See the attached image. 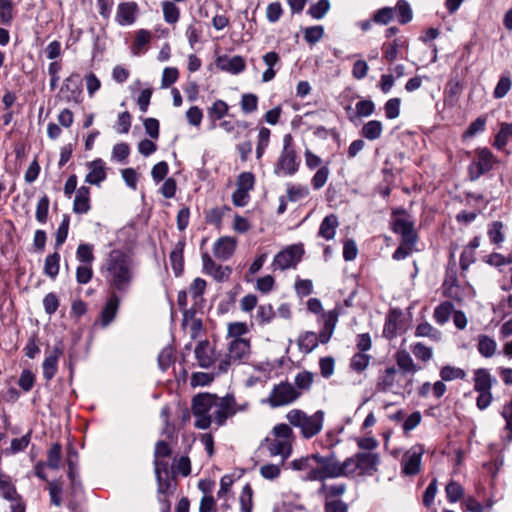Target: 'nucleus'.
I'll list each match as a JSON object with an SVG mask.
<instances>
[{
	"label": "nucleus",
	"instance_id": "7ed1b4c3",
	"mask_svg": "<svg viewBox=\"0 0 512 512\" xmlns=\"http://www.w3.org/2000/svg\"><path fill=\"white\" fill-rule=\"evenodd\" d=\"M356 454L352 457L339 462L336 456L332 453L325 456L323 460V468L312 472L311 478L314 479H328L337 478L340 476H349L359 471Z\"/></svg>",
	"mask_w": 512,
	"mask_h": 512
},
{
	"label": "nucleus",
	"instance_id": "49530a36",
	"mask_svg": "<svg viewBox=\"0 0 512 512\" xmlns=\"http://www.w3.org/2000/svg\"><path fill=\"white\" fill-rule=\"evenodd\" d=\"M339 315L340 312L337 307L328 312H322L321 319L323 321V328L329 330V332H334Z\"/></svg>",
	"mask_w": 512,
	"mask_h": 512
},
{
	"label": "nucleus",
	"instance_id": "680f3d73",
	"mask_svg": "<svg viewBox=\"0 0 512 512\" xmlns=\"http://www.w3.org/2000/svg\"><path fill=\"white\" fill-rule=\"evenodd\" d=\"M394 18V11L390 7L377 10L373 15V21L377 24L386 25Z\"/></svg>",
	"mask_w": 512,
	"mask_h": 512
},
{
	"label": "nucleus",
	"instance_id": "f8f14e48",
	"mask_svg": "<svg viewBox=\"0 0 512 512\" xmlns=\"http://www.w3.org/2000/svg\"><path fill=\"white\" fill-rule=\"evenodd\" d=\"M423 455V448L421 446H414L403 455L401 465L402 472L405 475H416L421 470V458Z\"/></svg>",
	"mask_w": 512,
	"mask_h": 512
},
{
	"label": "nucleus",
	"instance_id": "b1692460",
	"mask_svg": "<svg viewBox=\"0 0 512 512\" xmlns=\"http://www.w3.org/2000/svg\"><path fill=\"white\" fill-rule=\"evenodd\" d=\"M62 355V351L55 347L49 355H47L43 361V377L49 381L57 372L58 359Z\"/></svg>",
	"mask_w": 512,
	"mask_h": 512
},
{
	"label": "nucleus",
	"instance_id": "c9c22d12",
	"mask_svg": "<svg viewBox=\"0 0 512 512\" xmlns=\"http://www.w3.org/2000/svg\"><path fill=\"white\" fill-rule=\"evenodd\" d=\"M60 254L58 252H54L53 254L48 255L45 258L44 263V273L54 279L58 273L60 268Z\"/></svg>",
	"mask_w": 512,
	"mask_h": 512
},
{
	"label": "nucleus",
	"instance_id": "c756f323",
	"mask_svg": "<svg viewBox=\"0 0 512 512\" xmlns=\"http://www.w3.org/2000/svg\"><path fill=\"white\" fill-rule=\"evenodd\" d=\"M477 349L481 356L491 358L497 350V343L490 336L481 334L477 338Z\"/></svg>",
	"mask_w": 512,
	"mask_h": 512
},
{
	"label": "nucleus",
	"instance_id": "aec40b11",
	"mask_svg": "<svg viewBox=\"0 0 512 512\" xmlns=\"http://www.w3.org/2000/svg\"><path fill=\"white\" fill-rule=\"evenodd\" d=\"M236 242L233 238L222 237L216 241L213 247L214 255L222 260L229 259L235 251Z\"/></svg>",
	"mask_w": 512,
	"mask_h": 512
},
{
	"label": "nucleus",
	"instance_id": "1a4fd4ad",
	"mask_svg": "<svg viewBox=\"0 0 512 512\" xmlns=\"http://www.w3.org/2000/svg\"><path fill=\"white\" fill-rule=\"evenodd\" d=\"M0 494L11 503V512H25V506L14 484L11 482L10 477L3 473H0Z\"/></svg>",
	"mask_w": 512,
	"mask_h": 512
},
{
	"label": "nucleus",
	"instance_id": "e433bc0d",
	"mask_svg": "<svg viewBox=\"0 0 512 512\" xmlns=\"http://www.w3.org/2000/svg\"><path fill=\"white\" fill-rule=\"evenodd\" d=\"M62 458V446L59 443H54L51 445L50 449L47 453V462L46 465L50 469L58 470L60 467V462Z\"/></svg>",
	"mask_w": 512,
	"mask_h": 512
},
{
	"label": "nucleus",
	"instance_id": "72a5a7b5",
	"mask_svg": "<svg viewBox=\"0 0 512 512\" xmlns=\"http://www.w3.org/2000/svg\"><path fill=\"white\" fill-rule=\"evenodd\" d=\"M152 34L146 29H140L136 33L135 41L132 45V53L139 55L143 52L146 45L151 41Z\"/></svg>",
	"mask_w": 512,
	"mask_h": 512
},
{
	"label": "nucleus",
	"instance_id": "a18cd8bd",
	"mask_svg": "<svg viewBox=\"0 0 512 512\" xmlns=\"http://www.w3.org/2000/svg\"><path fill=\"white\" fill-rule=\"evenodd\" d=\"M270 130L266 127H261L259 129V133H258V141H257V147H256V157L257 159H260L266 148L268 147L269 145V141H270Z\"/></svg>",
	"mask_w": 512,
	"mask_h": 512
},
{
	"label": "nucleus",
	"instance_id": "9d476101",
	"mask_svg": "<svg viewBox=\"0 0 512 512\" xmlns=\"http://www.w3.org/2000/svg\"><path fill=\"white\" fill-rule=\"evenodd\" d=\"M494 156L487 148L477 151V159L469 166V174L471 180L478 179L481 175L489 172L493 168Z\"/></svg>",
	"mask_w": 512,
	"mask_h": 512
},
{
	"label": "nucleus",
	"instance_id": "4be33fe9",
	"mask_svg": "<svg viewBox=\"0 0 512 512\" xmlns=\"http://www.w3.org/2000/svg\"><path fill=\"white\" fill-rule=\"evenodd\" d=\"M229 358L233 360H242L250 354V342L247 339H233L229 344Z\"/></svg>",
	"mask_w": 512,
	"mask_h": 512
},
{
	"label": "nucleus",
	"instance_id": "5fc2aeb1",
	"mask_svg": "<svg viewBox=\"0 0 512 512\" xmlns=\"http://www.w3.org/2000/svg\"><path fill=\"white\" fill-rule=\"evenodd\" d=\"M411 351L417 359L423 362L429 361L433 356L432 348L425 346L421 342H417L412 345Z\"/></svg>",
	"mask_w": 512,
	"mask_h": 512
},
{
	"label": "nucleus",
	"instance_id": "39448f33",
	"mask_svg": "<svg viewBox=\"0 0 512 512\" xmlns=\"http://www.w3.org/2000/svg\"><path fill=\"white\" fill-rule=\"evenodd\" d=\"M393 231L402 237V245L393 253L394 260H403L411 252V247L417 241L413 223L408 218H395L392 223Z\"/></svg>",
	"mask_w": 512,
	"mask_h": 512
},
{
	"label": "nucleus",
	"instance_id": "a19ab883",
	"mask_svg": "<svg viewBox=\"0 0 512 512\" xmlns=\"http://www.w3.org/2000/svg\"><path fill=\"white\" fill-rule=\"evenodd\" d=\"M396 361L398 366L404 371V372H412L415 373L418 368L415 365L412 357L410 354L406 351H400L396 355Z\"/></svg>",
	"mask_w": 512,
	"mask_h": 512
},
{
	"label": "nucleus",
	"instance_id": "864d4df0",
	"mask_svg": "<svg viewBox=\"0 0 512 512\" xmlns=\"http://www.w3.org/2000/svg\"><path fill=\"white\" fill-rule=\"evenodd\" d=\"M49 204L50 201L47 195L42 196L37 203L35 218L41 224L47 221Z\"/></svg>",
	"mask_w": 512,
	"mask_h": 512
},
{
	"label": "nucleus",
	"instance_id": "4c0bfd02",
	"mask_svg": "<svg viewBox=\"0 0 512 512\" xmlns=\"http://www.w3.org/2000/svg\"><path fill=\"white\" fill-rule=\"evenodd\" d=\"M76 258L85 265H92L95 257L93 254V245L81 243L77 247Z\"/></svg>",
	"mask_w": 512,
	"mask_h": 512
},
{
	"label": "nucleus",
	"instance_id": "412c9836",
	"mask_svg": "<svg viewBox=\"0 0 512 512\" xmlns=\"http://www.w3.org/2000/svg\"><path fill=\"white\" fill-rule=\"evenodd\" d=\"M90 208V188L87 186H81L76 191L73 202V211L76 214H86Z\"/></svg>",
	"mask_w": 512,
	"mask_h": 512
},
{
	"label": "nucleus",
	"instance_id": "f257e3e1",
	"mask_svg": "<svg viewBox=\"0 0 512 512\" xmlns=\"http://www.w3.org/2000/svg\"><path fill=\"white\" fill-rule=\"evenodd\" d=\"M248 404L238 406L233 395L219 397L210 393H199L192 399L191 411L195 417L194 426L206 430L212 423L224 426L227 419L238 411H244Z\"/></svg>",
	"mask_w": 512,
	"mask_h": 512
},
{
	"label": "nucleus",
	"instance_id": "c03bdc74",
	"mask_svg": "<svg viewBox=\"0 0 512 512\" xmlns=\"http://www.w3.org/2000/svg\"><path fill=\"white\" fill-rule=\"evenodd\" d=\"M446 496L449 502L455 503L464 495V489L461 484L456 481H450L445 487Z\"/></svg>",
	"mask_w": 512,
	"mask_h": 512
},
{
	"label": "nucleus",
	"instance_id": "2eb2a0df",
	"mask_svg": "<svg viewBox=\"0 0 512 512\" xmlns=\"http://www.w3.org/2000/svg\"><path fill=\"white\" fill-rule=\"evenodd\" d=\"M265 445L270 455L281 456L282 463L291 455L292 452V442L290 440L266 438Z\"/></svg>",
	"mask_w": 512,
	"mask_h": 512
},
{
	"label": "nucleus",
	"instance_id": "423d86ee",
	"mask_svg": "<svg viewBox=\"0 0 512 512\" xmlns=\"http://www.w3.org/2000/svg\"><path fill=\"white\" fill-rule=\"evenodd\" d=\"M291 143V135H285L283 139V149L274 168V173L277 176H292L298 171L299 162L297 161L296 151Z\"/></svg>",
	"mask_w": 512,
	"mask_h": 512
},
{
	"label": "nucleus",
	"instance_id": "473e14b6",
	"mask_svg": "<svg viewBox=\"0 0 512 512\" xmlns=\"http://www.w3.org/2000/svg\"><path fill=\"white\" fill-rule=\"evenodd\" d=\"M382 132V123L378 120H370L363 125L360 133L364 138L373 141L379 139L382 135Z\"/></svg>",
	"mask_w": 512,
	"mask_h": 512
},
{
	"label": "nucleus",
	"instance_id": "a211bd4d",
	"mask_svg": "<svg viewBox=\"0 0 512 512\" xmlns=\"http://www.w3.org/2000/svg\"><path fill=\"white\" fill-rule=\"evenodd\" d=\"M120 304V298L117 293L111 292L105 306L103 307L100 318L103 327L108 326L115 318Z\"/></svg>",
	"mask_w": 512,
	"mask_h": 512
},
{
	"label": "nucleus",
	"instance_id": "c85d7f7f",
	"mask_svg": "<svg viewBox=\"0 0 512 512\" xmlns=\"http://www.w3.org/2000/svg\"><path fill=\"white\" fill-rule=\"evenodd\" d=\"M263 62L267 66V69L262 74V81L270 82L276 76L277 70L274 69V67L279 64L280 57L276 52L270 51L263 55Z\"/></svg>",
	"mask_w": 512,
	"mask_h": 512
},
{
	"label": "nucleus",
	"instance_id": "79ce46f5",
	"mask_svg": "<svg viewBox=\"0 0 512 512\" xmlns=\"http://www.w3.org/2000/svg\"><path fill=\"white\" fill-rule=\"evenodd\" d=\"M371 356L365 352H358L353 355L350 361V368L356 372L364 371L370 362Z\"/></svg>",
	"mask_w": 512,
	"mask_h": 512
},
{
	"label": "nucleus",
	"instance_id": "8fccbe9b",
	"mask_svg": "<svg viewBox=\"0 0 512 512\" xmlns=\"http://www.w3.org/2000/svg\"><path fill=\"white\" fill-rule=\"evenodd\" d=\"M404 45L401 39H394L393 42L383 45L384 58L388 62H393L398 56V49Z\"/></svg>",
	"mask_w": 512,
	"mask_h": 512
},
{
	"label": "nucleus",
	"instance_id": "37998d69",
	"mask_svg": "<svg viewBox=\"0 0 512 512\" xmlns=\"http://www.w3.org/2000/svg\"><path fill=\"white\" fill-rule=\"evenodd\" d=\"M164 20L169 24H175L180 17L179 8L170 1L163 2L162 4Z\"/></svg>",
	"mask_w": 512,
	"mask_h": 512
},
{
	"label": "nucleus",
	"instance_id": "4d7b16f0",
	"mask_svg": "<svg viewBox=\"0 0 512 512\" xmlns=\"http://www.w3.org/2000/svg\"><path fill=\"white\" fill-rule=\"evenodd\" d=\"M485 126L486 118L483 116L478 117L468 126V128L463 134V138L467 139L474 137L477 133L483 132L485 130Z\"/></svg>",
	"mask_w": 512,
	"mask_h": 512
},
{
	"label": "nucleus",
	"instance_id": "9b49d317",
	"mask_svg": "<svg viewBox=\"0 0 512 512\" xmlns=\"http://www.w3.org/2000/svg\"><path fill=\"white\" fill-rule=\"evenodd\" d=\"M323 460L325 456L319 454H312L310 456L295 459L291 462V466L294 470H309L308 474L304 477L306 481H324L325 479H314L311 478L312 472L321 470L323 468Z\"/></svg>",
	"mask_w": 512,
	"mask_h": 512
},
{
	"label": "nucleus",
	"instance_id": "69168bd1",
	"mask_svg": "<svg viewBox=\"0 0 512 512\" xmlns=\"http://www.w3.org/2000/svg\"><path fill=\"white\" fill-rule=\"evenodd\" d=\"M400 99L391 98L385 104V115L388 119H395L400 114Z\"/></svg>",
	"mask_w": 512,
	"mask_h": 512
},
{
	"label": "nucleus",
	"instance_id": "5701e85b",
	"mask_svg": "<svg viewBox=\"0 0 512 512\" xmlns=\"http://www.w3.org/2000/svg\"><path fill=\"white\" fill-rule=\"evenodd\" d=\"M90 171L85 181L89 184L99 185L106 178L105 163L102 159H96L89 163Z\"/></svg>",
	"mask_w": 512,
	"mask_h": 512
},
{
	"label": "nucleus",
	"instance_id": "bb28decb",
	"mask_svg": "<svg viewBox=\"0 0 512 512\" xmlns=\"http://www.w3.org/2000/svg\"><path fill=\"white\" fill-rule=\"evenodd\" d=\"M184 247H185V241L184 240L178 241L175 244V246H174V248L171 251L170 256H169L172 269H173L174 274L176 276L181 275V273L183 272V268H184V257H183Z\"/></svg>",
	"mask_w": 512,
	"mask_h": 512
},
{
	"label": "nucleus",
	"instance_id": "0e129e2a",
	"mask_svg": "<svg viewBox=\"0 0 512 512\" xmlns=\"http://www.w3.org/2000/svg\"><path fill=\"white\" fill-rule=\"evenodd\" d=\"M274 317V310L272 305H260L257 309L256 319L259 323L264 324L270 322Z\"/></svg>",
	"mask_w": 512,
	"mask_h": 512
},
{
	"label": "nucleus",
	"instance_id": "e2e57ef3",
	"mask_svg": "<svg viewBox=\"0 0 512 512\" xmlns=\"http://www.w3.org/2000/svg\"><path fill=\"white\" fill-rule=\"evenodd\" d=\"M329 173L330 171L327 166L319 168L317 172L314 174L311 181L313 188L316 190L322 188L327 182Z\"/></svg>",
	"mask_w": 512,
	"mask_h": 512
},
{
	"label": "nucleus",
	"instance_id": "a878e982",
	"mask_svg": "<svg viewBox=\"0 0 512 512\" xmlns=\"http://www.w3.org/2000/svg\"><path fill=\"white\" fill-rule=\"evenodd\" d=\"M219 67L226 72L231 74H239L244 71L246 64L241 56H233L231 58L224 57L218 60Z\"/></svg>",
	"mask_w": 512,
	"mask_h": 512
},
{
	"label": "nucleus",
	"instance_id": "cd10ccee",
	"mask_svg": "<svg viewBox=\"0 0 512 512\" xmlns=\"http://www.w3.org/2000/svg\"><path fill=\"white\" fill-rule=\"evenodd\" d=\"M397 373L398 372L395 367L386 368L377 379V390L380 392L390 391L396 382Z\"/></svg>",
	"mask_w": 512,
	"mask_h": 512
},
{
	"label": "nucleus",
	"instance_id": "f704fd0d",
	"mask_svg": "<svg viewBox=\"0 0 512 512\" xmlns=\"http://www.w3.org/2000/svg\"><path fill=\"white\" fill-rule=\"evenodd\" d=\"M454 306L451 302L445 301L434 310V319L439 325H444L450 318Z\"/></svg>",
	"mask_w": 512,
	"mask_h": 512
},
{
	"label": "nucleus",
	"instance_id": "13d9d810",
	"mask_svg": "<svg viewBox=\"0 0 512 512\" xmlns=\"http://www.w3.org/2000/svg\"><path fill=\"white\" fill-rule=\"evenodd\" d=\"M241 109L244 113L249 114L257 110L258 97L255 94L248 93L242 95L241 98Z\"/></svg>",
	"mask_w": 512,
	"mask_h": 512
},
{
	"label": "nucleus",
	"instance_id": "ddd939ff",
	"mask_svg": "<svg viewBox=\"0 0 512 512\" xmlns=\"http://www.w3.org/2000/svg\"><path fill=\"white\" fill-rule=\"evenodd\" d=\"M194 355L201 368H209L216 361L215 349L207 340L200 341L196 345Z\"/></svg>",
	"mask_w": 512,
	"mask_h": 512
},
{
	"label": "nucleus",
	"instance_id": "dca6fc26",
	"mask_svg": "<svg viewBox=\"0 0 512 512\" xmlns=\"http://www.w3.org/2000/svg\"><path fill=\"white\" fill-rule=\"evenodd\" d=\"M138 5L135 2H122L118 5L116 21L121 26L131 25L135 22Z\"/></svg>",
	"mask_w": 512,
	"mask_h": 512
},
{
	"label": "nucleus",
	"instance_id": "338daca9",
	"mask_svg": "<svg viewBox=\"0 0 512 512\" xmlns=\"http://www.w3.org/2000/svg\"><path fill=\"white\" fill-rule=\"evenodd\" d=\"M324 512H348V505L338 499H327L324 504Z\"/></svg>",
	"mask_w": 512,
	"mask_h": 512
},
{
	"label": "nucleus",
	"instance_id": "20e7f679",
	"mask_svg": "<svg viewBox=\"0 0 512 512\" xmlns=\"http://www.w3.org/2000/svg\"><path fill=\"white\" fill-rule=\"evenodd\" d=\"M286 419L290 425L300 429L304 438L309 439L322 430L324 412L318 410L314 414L308 415L300 409H292L286 414Z\"/></svg>",
	"mask_w": 512,
	"mask_h": 512
},
{
	"label": "nucleus",
	"instance_id": "4468645a",
	"mask_svg": "<svg viewBox=\"0 0 512 512\" xmlns=\"http://www.w3.org/2000/svg\"><path fill=\"white\" fill-rule=\"evenodd\" d=\"M202 264L205 273L211 275L216 281L227 280L231 275V268L217 265L208 253L202 254Z\"/></svg>",
	"mask_w": 512,
	"mask_h": 512
},
{
	"label": "nucleus",
	"instance_id": "052dcab7",
	"mask_svg": "<svg viewBox=\"0 0 512 512\" xmlns=\"http://www.w3.org/2000/svg\"><path fill=\"white\" fill-rule=\"evenodd\" d=\"M228 113V105L223 100L215 101L208 109V114L211 118L221 119Z\"/></svg>",
	"mask_w": 512,
	"mask_h": 512
},
{
	"label": "nucleus",
	"instance_id": "393cba45",
	"mask_svg": "<svg viewBox=\"0 0 512 512\" xmlns=\"http://www.w3.org/2000/svg\"><path fill=\"white\" fill-rule=\"evenodd\" d=\"M339 226L338 217L335 214L327 215L321 222L318 236L325 240H332L335 237L336 229Z\"/></svg>",
	"mask_w": 512,
	"mask_h": 512
},
{
	"label": "nucleus",
	"instance_id": "2f4dec72",
	"mask_svg": "<svg viewBox=\"0 0 512 512\" xmlns=\"http://www.w3.org/2000/svg\"><path fill=\"white\" fill-rule=\"evenodd\" d=\"M318 336L315 332L307 331L298 338V346L301 352L311 353L318 346Z\"/></svg>",
	"mask_w": 512,
	"mask_h": 512
},
{
	"label": "nucleus",
	"instance_id": "6e6d98bb",
	"mask_svg": "<svg viewBox=\"0 0 512 512\" xmlns=\"http://www.w3.org/2000/svg\"><path fill=\"white\" fill-rule=\"evenodd\" d=\"M303 34H304V39L308 43L315 44L322 39V37L324 35V28H323V26H320V25L307 27L304 30Z\"/></svg>",
	"mask_w": 512,
	"mask_h": 512
},
{
	"label": "nucleus",
	"instance_id": "603ef678",
	"mask_svg": "<svg viewBox=\"0 0 512 512\" xmlns=\"http://www.w3.org/2000/svg\"><path fill=\"white\" fill-rule=\"evenodd\" d=\"M398 21L401 24H407L412 20V10L405 0H399L396 4Z\"/></svg>",
	"mask_w": 512,
	"mask_h": 512
},
{
	"label": "nucleus",
	"instance_id": "6ab92c4d",
	"mask_svg": "<svg viewBox=\"0 0 512 512\" xmlns=\"http://www.w3.org/2000/svg\"><path fill=\"white\" fill-rule=\"evenodd\" d=\"M496 379L493 378L488 369L480 368L474 372V389L477 392H491L493 383Z\"/></svg>",
	"mask_w": 512,
	"mask_h": 512
},
{
	"label": "nucleus",
	"instance_id": "6e6552de",
	"mask_svg": "<svg viewBox=\"0 0 512 512\" xmlns=\"http://www.w3.org/2000/svg\"><path fill=\"white\" fill-rule=\"evenodd\" d=\"M303 254L304 248L302 244L290 245L275 255L273 266L281 271L295 268L301 261Z\"/></svg>",
	"mask_w": 512,
	"mask_h": 512
},
{
	"label": "nucleus",
	"instance_id": "3c124183",
	"mask_svg": "<svg viewBox=\"0 0 512 512\" xmlns=\"http://www.w3.org/2000/svg\"><path fill=\"white\" fill-rule=\"evenodd\" d=\"M69 223H70V217H69V215L65 214L63 216L62 222L56 232L55 247L57 249L60 248L67 239L68 231H69Z\"/></svg>",
	"mask_w": 512,
	"mask_h": 512
},
{
	"label": "nucleus",
	"instance_id": "0eeeda50",
	"mask_svg": "<svg viewBox=\"0 0 512 512\" xmlns=\"http://www.w3.org/2000/svg\"><path fill=\"white\" fill-rule=\"evenodd\" d=\"M299 399V393L294 389V385L284 381L275 385L271 390L269 397L264 401L272 408L289 405Z\"/></svg>",
	"mask_w": 512,
	"mask_h": 512
},
{
	"label": "nucleus",
	"instance_id": "f03ea898",
	"mask_svg": "<svg viewBox=\"0 0 512 512\" xmlns=\"http://www.w3.org/2000/svg\"><path fill=\"white\" fill-rule=\"evenodd\" d=\"M100 274L111 292L126 293L135 277V264L127 253L114 249L101 264Z\"/></svg>",
	"mask_w": 512,
	"mask_h": 512
},
{
	"label": "nucleus",
	"instance_id": "ea45409f",
	"mask_svg": "<svg viewBox=\"0 0 512 512\" xmlns=\"http://www.w3.org/2000/svg\"><path fill=\"white\" fill-rule=\"evenodd\" d=\"M466 375L463 369L450 365L443 366L440 370V377L443 381L465 379Z\"/></svg>",
	"mask_w": 512,
	"mask_h": 512
},
{
	"label": "nucleus",
	"instance_id": "de8ad7c7",
	"mask_svg": "<svg viewBox=\"0 0 512 512\" xmlns=\"http://www.w3.org/2000/svg\"><path fill=\"white\" fill-rule=\"evenodd\" d=\"M330 9L329 0H319L317 3L310 6L308 14L314 19H322Z\"/></svg>",
	"mask_w": 512,
	"mask_h": 512
},
{
	"label": "nucleus",
	"instance_id": "7c9ffc66",
	"mask_svg": "<svg viewBox=\"0 0 512 512\" xmlns=\"http://www.w3.org/2000/svg\"><path fill=\"white\" fill-rule=\"evenodd\" d=\"M314 381V374L309 371L299 372L294 379V389L299 393V398L304 392L310 390Z\"/></svg>",
	"mask_w": 512,
	"mask_h": 512
},
{
	"label": "nucleus",
	"instance_id": "774afa93",
	"mask_svg": "<svg viewBox=\"0 0 512 512\" xmlns=\"http://www.w3.org/2000/svg\"><path fill=\"white\" fill-rule=\"evenodd\" d=\"M501 415L506 422L505 429L508 431V439L512 441V400L504 405Z\"/></svg>",
	"mask_w": 512,
	"mask_h": 512
},
{
	"label": "nucleus",
	"instance_id": "f3484780",
	"mask_svg": "<svg viewBox=\"0 0 512 512\" xmlns=\"http://www.w3.org/2000/svg\"><path fill=\"white\" fill-rule=\"evenodd\" d=\"M357 463L360 474H369L377 470L379 464V456L376 453L371 452H359L356 453Z\"/></svg>",
	"mask_w": 512,
	"mask_h": 512
},
{
	"label": "nucleus",
	"instance_id": "09e8293b",
	"mask_svg": "<svg viewBox=\"0 0 512 512\" xmlns=\"http://www.w3.org/2000/svg\"><path fill=\"white\" fill-rule=\"evenodd\" d=\"M415 335L417 337H429L433 340H439L441 337V333L428 322L419 324L416 327Z\"/></svg>",
	"mask_w": 512,
	"mask_h": 512
},
{
	"label": "nucleus",
	"instance_id": "bf43d9fd",
	"mask_svg": "<svg viewBox=\"0 0 512 512\" xmlns=\"http://www.w3.org/2000/svg\"><path fill=\"white\" fill-rule=\"evenodd\" d=\"M511 86H512L511 79L507 76H502L499 79V81L494 89V92H493L494 98L501 99V98L505 97L507 95V93L509 92V90L511 89Z\"/></svg>",
	"mask_w": 512,
	"mask_h": 512
},
{
	"label": "nucleus",
	"instance_id": "58836bf2",
	"mask_svg": "<svg viewBox=\"0 0 512 512\" xmlns=\"http://www.w3.org/2000/svg\"><path fill=\"white\" fill-rule=\"evenodd\" d=\"M510 139H512V124L503 123L495 137L494 146L498 149H502L507 145Z\"/></svg>",
	"mask_w": 512,
	"mask_h": 512
}]
</instances>
